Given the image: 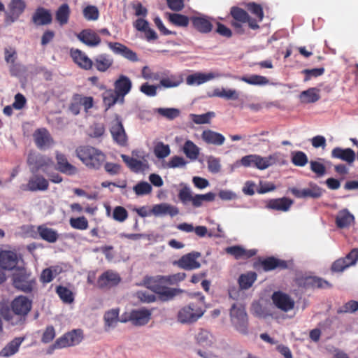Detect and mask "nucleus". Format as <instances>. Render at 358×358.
I'll list each match as a JSON object with an SVG mask.
<instances>
[{
	"label": "nucleus",
	"mask_w": 358,
	"mask_h": 358,
	"mask_svg": "<svg viewBox=\"0 0 358 358\" xmlns=\"http://www.w3.org/2000/svg\"><path fill=\"white\" fill-rule=\"evenodd\" d=\"M281 159L282 157L280 152H274L266 157L252 154L245 155L240 160L235 162L230 166V169L231 172L241 166L244 167H255L259 170H265L280 162Z\"/></svg>",
	"instance_id": "1"
},
{
	"label": "nucleus",
	"mask_w": 358,
	"mask_h": 358,
	"mask_svg": "<svg viewBox=\"0 0 358 358\" xmlns=\"http://www.w3.org/2000/svg\"><path fill=\"white\" fill-rule=\"evenodd\" d=\"M76 155L89 169L98 170L106 161V155L92 146H80L76 149Z\"/></svg>",
	"instance_id": "2"
},
{
	"label": "nucleus",
	"mask_w": 358,
	"mask_h": 358,
	"mask_svg": "<svg viewBox=\"0 0 358 358\" xmlns=\"http://www.w3.org/2000/svg\"><path fill=\"white\" fill-rule=\"evenodd\" d=\"M204 296H200L199 303H190L180 308L178 313L177 319L181 324H192L201 318L204 313L202 304L203 303Z\"/></svg>",
	"instance_id": "3"
},
{
	"label": "nucleus",
	"mask_w": 358,
	"mask_h": 358,
	"mask_svg": "<svg viewBox=\"0 0 358 358\" xmlns=\"http://www.w3.org/2000/svg\"><path fill=\"white\" fill-rule=\"evenodd\" d=\"M131 157L121 155V158L127 166L135 173H143L149 169V163L147 157L138 150H133Z\"/></svg>",
	"instance_id": "4"
},
{
	"label": "nucleus",
	"mask_w": 358,
	"mask_h": 358,
	"mask_svg": "<svg viewBox=\"0 0 358 358\" xmlns=\"http://www.w3.org/2000/svg\"><path fill=\"white\" fill-rule=\"evenodd\" d=\"M231 321L237 331L243 334L248 331V317L245 308L239 303L232 306L230 311Z\"/></svg>",
	"instance_id": "5"
},
{
	"label": "nucleus",
	"mask_w": 358,
	"mask_h": 358,
	"mask_svg": "<svg viewBox=\"0 0 358 358\" xmlns=\"http://www.w3.org/2000/svg\"><path fill=\"white\" fill-rule=\"evenodd\" d=\"M27 164L32 171H42L44 173H47L55 166L51 157L34 152L29 154Z\"/></svg>",
	"instance_id": "6"
},
{
	"label": "nucleus",
	"mask_w": 358,
	"mask_h": 358,
	"mask_svg": "<svg viewBox=\"0 0 358 358\" xmlns=\"http://www.w3.org/2000/svg\"><path fill=\"white\" fill-rule=\"evenodd\" d=\"M13 280L15 287L24 292L31 291L34 285V280L31 278L30 273L24 268L23 265L17 267L13 272Z\"/></svg>",
	"instance_id": "7"
},
{
	"label": "nucleus",
	"mask_w": 358,
	"mask_h": 358,
	"mask_svg": "<svg viewBox=\"0 0 358 358\" xmlns=\"http://www.w3.org/2000/svg\"><path fill=\"white\" fill-rule=\"evenodd\" d=\"M146 284L148 288L157 294L159 297L163 301L171 300L182 292V290L180 289L168 287L164 284L154 283L152 278L148 280Z\"/></svg>",
	"instance_id": "8"
},
{
	"label": "nucleus",
	"mask_w": 358,
	"mask_h": 358,
	"mask_svg": "<svg viewBox=\"0 0 358 358\" xmlns=\"http://www.w3.org/2000/svg\"><path fill=\"white\" fill-rule=\"evenodd\" d=\"M152 315V310L146 308H139L132 310L127 317L122 318L121 322L130 321L135 326H144L147 324Z\"/></svg>",
	"instance_id": "9"
},
{
	"label": "nucleus",
	"mask_w": 358,
	"mask_h": 358,
	"mask_svg": "<svg viewBox=\"0 0 358 358\" xmlns=\"http://www.w3.org/2000/svg\"><path fill=\"white\" fill-rule=\"evenodd\" d=\"M271 300L275 308L285 313L292 311L295 306L294 300L282 292H275L272 294Z\"/></svg>",
	"instance_id": "10"
},
{
	"label": "nucleus",
	"mask_w": 358,
	"mask_h": 358,
	"mask_svg": "<svg viewBox=\"0 0 358 358\" xmlns=\"http://www.w3.org/2000/svg\"><path fill=\"white\" fill-rule=\"evenodd\" d=\"M83 338L80 329L72 330L58 338L54 344L55 348H64L79 344Z\"/></svg>",
	"instance_id": "11"
},
{
	"label": "nucleus",
	"mask_w": 358,
	"mask_h": 358,
	"mask_svg": "<svg viewBox=\"0 0 358 358\" xmlns=\"http://www.w3.org/2000/svg\"><path fill=\"white\" fill-rule=\"evenodd\" d=\"M22 265V262L15 252L10 250H3L0 252V266L2 269L14 272L17 267Z\"/></svg>",
	"instance_id": "12"
},
{
	"label": "nucleus",
	"mask_w": 358,
	"mask_h": 358,
	"mask_svg": "<svg viewBox=\"0 0 358 358\" xmlns=\"http://www.w3.org/2000/svg\"><path fill=\"white\" fill-rule=\"evenodd\" d=\"M231 15L234 20L233 25L236 28L241 27V23H248V26L252 29L259 28V25L257 24L256 20H252L248 13L240 8H232L231 10Z\"/></svg>",
	"instance_id": "13"
},
{
	"label": "nucleus",
	"mask_w": 358,
	"mask_h": 358,
	"mask_svg": "<svg viewBox=\"0 0 358 358\" xmlns=\"http://www.w3.org/2000/svg\"><path fill=\"white\" fill-rule=\"evenodd\" d=\"M33 139L37 148L43 150L49 149L55 144L50 134L44 128L36 129L33 134Z\"/></svg>",
	"instance_id": "14"
},
{
	"label": "nucleus",
	"mask_w": 358,
	"mask_h": 358,
	"mask_svg": "<svg viewBox=\"0 0 358 358\" xmlns=\"http://www.w3.org/2000/svg\"><path fill=\"white\" fill-rule=\"evenodd\" d=\"M222 75L217 72L201 73L196 72L189 75L186 78L188 85H200L215 78H220Z\"/></svg>",
	"instance_id": "15"
},
{
	"label": "nucleus",
	"mask_w": 358,
	"mask_h": 358,
	"mask_svg": "<svg viewBox=\"0 0 358 358\" xmlns=\"http://www.w3.org/2000/svg\"><path fill=\"white\" fill-rule=\"evenodd\" d=\"M201 255L199 252H193L183 255L176 264L181 268L185 270H194L199 268L201 266V264L197 261V259L200 257Z\"/></svg>",
	"instance_id": "16"
},
{
	"label": "nucleus",
	"mask_w": 358,
	"mask_h": 358,
	"mask_svg": "<svg viewBox=\"0 0 358 358\" xmlns=\"http://www.w3.org/2000/svg\"><path fill=\"white\" fill-rule=\"evenodd\" d=\"M55 157L57 160L56 169L57 171L69 176H73L78 173V169L70 164L63 154L56 152Z\"/></svg>",
	"instance_id": "17"
},
{
	"label": "nucleus",
	"mask_w": 358,
	"mask_h": 358,
	"mask_svg": "<svg viewBox=\"0 0 358 358\" xmlns=\"http://www.w3.org/2000/svg\"><path fill=\"white\" fill-rule=\"evenodd\" d=\"M151 213L155 217H163L166 215L174 217L179 213V209L170 203H161L152 206Z\"/></svg>",
	"instance_id": "18"
},
{
	"label": "nucleus",
	"mask_w": 358,
	"mask_h": 358,
	"mask_svg": "<svg viewBox=\"0 0 358 358\" xmlns=\"http://www.w3.org/2000/svg\"><path fill=\"white\" fill-rule=\"evenodd\" d=\"M110 133L117 144L120 145H126L127 137L122 124L118 117H116L111 123Z\"/></svg>",
	"instance_id": "19"
},
{
	"label": "nucleus",
	"mask_w": 358,
	"mask_h": 358,
	"mask_svg": "<svg viewBox=\"0 0 358 358\" xmlns=\"http://www.w3.org/2000/svg\"><path fill=\"white\" fill-rule=\"evenodd\" d=\"M120 281L117 273L112 271H107L102 273L98 280L97 285L100 288H110L117 285Z\"/></svg>",
	"instance_id": "20"
},
{
	"label": "nucleus",
	"mask_w": 358,
	"mask_h": 358,
	"mask_svg": "<svg viewBox=\"0 0 358 358\" xmlns=\"http://www.w3.org/2000/svg\"><path fill=\"white\" fill-rule=\"evenodd\" d=\"M48 181L44 177L36 174L29 178L23 189L31 192L45 191L48 189Z\"/></svg>",
	"instance_id": "21"
},
{
	"label": "nucleus",
	"mask_w": 358,
	"mask_h": 358,
	"mask_svg": "<svg viewBox=\"0 0 358 358\" xmlns=\"http://www.w3.org/2000/svg\"><path fill=\"white\" fill-rule=\"evenodd\" d=\"M131 85V80L124 75L120 76L115 82V92L117 94V96H120L121 103H123L125 95L130 92Z\"/></svg>",
	"instance_id": "22"
},
{
	"label": "nucleus",
	"mask_w": 358,
	"mask_h": 358,
	"mask_svg": "<svg viewBox=\"0 0 358 358\" xmlns=\"http://www.w3.org/2000/svg\"><path fill=\"white\" fill-rule=\"evenodd\" d=\"M70 55L73 62L80 68L88 70L93 65V62L86 55V54L78 49L72 48L70 50Z\"/></svg>",
	"instance_id": "23"
},
{
	"label": "nucleus",
	"mask_w": 358,
	"mask_h": 358,
	"mask_svg": "<svg viewBox=\"0 0 358 358\" xmlns=\"http://www.w3.org/2000/svg\"><path fill=\"white\" fill-rule=\"evenodd\" d=\"M293 204V201L287 197L270 199L266 203V208L271 210L287 212Z\"/></svg>",
	"instance_id": "24"
},
{
	"label": "nucleus",
	"mask_w": 358,
	"mask_h": 358,
	"mask_svg": "<svg viewBox=\"0 0 358 358\" xmlns=\"http://www.w3.org/2000/svg\"><path fill=\"white\" fill-rule=\"evenodd\" d=\"M12 309L16 315H26L31 310V301L25 296L15 298L11 304Z\"/></svg>",
	"instance_id": "25"
},
{
	"label": "nucleus",
	"mask_w": 358,
	"mask_h": 358,
	"mask_svg": "<svg viewBox=\"0 0 358 358\" xmlns=\"http://www.w3.org/2000/svg\"><path fill=\"white\" fill-rule=\"evenodd\" d=\"M191 20L194 27L199 32L208 33L213 29V24L208 17L202 14L193 16Z\"/></svg>",
	"instance_id": "26"
},
{
	"label": "nucleus",
	"mask_w": 358,
	"mask_h": 358,
	"mask_svg": "<svg viewBox=\"0 0 358 358\" xmlns=\"http://www.w3.org/2000/svg\"><path fill=\"white\" fill-rule=\"evenodd\" d=\"M77 38L80 41L90 47L97 46L101 43L99 36L90 29L83 30L77 34Z\"/></svg>",
	"instance_id": "27"
},
{
	"label": "nucleus",
	"mask_w": 358,
	"mask_h": 358,
	"mask_svg": "<svg viewBox=\"0 0 358 358\" xmlns=\"http://www.w3.org/2000/svg\"><path fill=\"white\" fill-rule=\"evenodd\" d=\"M226 252L237 259H245L255 255L257 251L254 249L247 250L242 246L235 245L227 248Z\"/></svg>",
	"instance_id": "28"
},
{
	"label": "nucleus",
	"mask_w": 358,
	"mask_h": 358,
	"mask_svg": "<svg viewBox=\"0 0 358 358\" xmlns=\"http://www.w3.org/2000/svg\"><path fill=\"white\" fill-rule=\"evenodd\" d=\"M185 278L186 274L185 273H177L169 275H157L152 278V281L154 283L174 285L184 280Z\"/></svg>",
	"instance_id": "29"
},
{
	"label": "nucleus",
	"mask_w": 358,
	"mask_h": 358,
	"mask_svg": "<svg viewBox=\"0 0 358 358\" xmlns=\"http://www.w3.org/2000/svg\"><path fill=\"white\" fill-rule=\"evenodd\" d=\"M289 191L298 198H318L322 195V190L317 186H314L311 188L299 189L296 187H292Z\"/></svg>",
	"instance_id": "30"
},
{
	"label": "nucleus",
	"mask_w": 358,
	"mask_h": 358,
	"mask_svg": "<svg viewBox=\"0 0 358 358\" xmlns=\"http://www.w3.org/2000/svg\"><path fill=\"white\" fill-rule=\"evenodd\" d=\"M331 157L351 164L355 159V153L350 148L343 149L341 148H335L331 151Z\"/></svg>",
	"instance_id": "31"
},
{
	"label": "nucleus",
	"mask_w": 358,
	"mask_h": 358,
	"mask_svg": "<svg viewBox=\"0 0 358 358\" xmlns=\"http://www.w3.org/2000/svg\"><path fill=\"white\" fill-rule=\"evenodd\" d=\"M239 95V92L234 89L221 87L213 90L209 96L223 98L227 100H237Z\"/></svg>",
	"instance_id": "32"
},
{
	"label": "nucleus",
	"mask_w": 358,
	"mask_h": 358,
	"mask_svg": "<svg viewBox=\"0 0 358 358\" xmlns=\"http://www.w3.org/2000/svg\"><path fill=\"white\" fill-rule=\"evenodd\" d=\"M201 138L206 143L215 145H221L225 141V138L222 134L211 130L203 131Z\"/></svg>",
	"instance_id": "33"
},
{
	"label": "nucleus",
	"mask_w": 358,
	"mask_h": 358,
	"mask_svg": "<svg viewBox=\"0 0 358 358\" xmlns=\"http://www.w3.org/2000/svg\"><path fill=\"white\" fill-rule=\"evenodd\" d=\"M32 20L36 25H45L52 22V15L49 10L40 8L34 13Z\"/></svg>",
	"instance_id": "34"
},
{
	"label": "nucleus",
	"mask_w": 358,
	"mask_h": 358,
	"mask_svg": "<svg viewBox=\"0 0 358 358\" xmlns=\"http://www.w3.org/2000/svg\"><path fill=\"white\" fill-rule=\"evenodd\" d=\"M23 341L22 338H15L8 343L0 352V356L8 357L14 355L19 350V348Z\"/></svg>",
	"instance_id": "35"
},
{
	"label": "nucleus",
	"mask_w": 358,
	"mask_h": 358,
	"mask_svg": "<svg viewBox=\"0 0 358 358\" xmlns=\"http://www.w3.org/2000/svg\"><path fill=\"white\" fill-rule=\"evenodd\" d=\"M113 64V58L108 55H98L94 61L95 68L101 72L106 71Z\"/></svg>",
	"instance_id": "36"
},
{
	"label": "nucleus",
	"mask_w": 358,
	"mask_h": 358,
	"mask_svg": "<svg viewBox=\"0 0 358 358\" xmlns=\"http://www.w3.org/2000/svg\"><path fill=\"white\" fill-rule=\"evenodd\" d=\"M120 310L118 308H113L107 311L104 315L105 329L110 331L117 324Z\"/></svg>",
	"instance_id": "37"
},
{
	"label": "nucleus",
	"mask_w": 358,
	"mask_h": 358,
	"mask_svg": "<svg viewBox=\"0 0 358 358\" xmlns=\"http://www.w3.org/2000/svg\"><path fill=\"white\" fill-rule=\"evenodd\" d=\"M299 99L303 103L316 102L320 99V90L312 87L303 91L299 95Z\"/></svg>",
	"instance_id": "38"
},
{
	"label": "nucleus",
	"mask_w": 358,
	"mask_h": 358,
	"mask_svg": "<svg viewBox=\"0 0 358 358\" xmlns=\"http://www.w3.org/2000/svg\"><path fill=\"white\" fill-rule=\"evenodd\" d=\"M355 217L348 210H341L336 217V224L340 228H345L353 223Z\"/></svg>",
	"instance_id": "39"
},
{
	"label": "nucleus",
	"mask_w": 358,
	"mask_h": 358,
	"mask_svg": "<svg viewBox=\"0 0 358 358\" xmlns=\"http://www.w3.org/2000/svg\"><path fill=\"white\" fill-rule=\"evenodd\" d=\"M62 271L59 266H51L44 269L40 277V280L43 283L50 282L59 273Z\"/></svg>",
	"instance_id": "40"
},
{
	"label": "nucleus",
	"mask_w": 358,
	"mask_h": 358,
	"mask_svg": "<svg viewBox=\"0 0 358 358\" xmlns=\"http://www.w3.org/2000/svg\"><path fill=\"white\" fill-rule=\"evenodd\" d=\"M38 232L40 236L49 243H55L58 238L57 232L45 226H40L38 227Z\"/></svg>",
	"instance_id": "41"
},
{
	"label": "nucleus",
	"mask_w": 358,
	"mask_h": 358,
	"mask_svg": "<svg viewBox=\"0 0 358 358\" xmlns=\"http://www.w3.org/2000/svg\"><path fill=\"white\" fill-rule=\"evenodd\" d=\"M240 80L252 85L264 86L269 83V80L265 76L259 75H251L250 76H243Z\"/></svg>",
	"instance_id": "42"
},
{
	"label": "nucleus",
	"mask_w": 358,
	"mask_h": 358,
	"mask_svg": "<svg viewBox=\"0 0 358 358\" xmlns=\"http://www.w3.org/2000/svg\"><path fill=\"white\" fill-rule=\"evenodd\" d=\"M257 279V275L255 272H248L242 274L238 279L240 287L243 289L250 288Z\"/></svg>",
	"instance_id": "43"
},
{
	"label": "nucleus",
	"mask_w": 358,
	"mask_h": 358,
	"mask_svg": "<svg viewBox=\"0 0 358 358\" xmlns=\"http://www.w3.org/2000/svg\"><path fill=\"white\" fill-rule=\"evenodd\" d=\"M70 15L69 6L64 3L59 7L56 12V20L60 25H64L68 23Z\"/></svg>",
	"instance_id": "44"
},
{
	"label": "nucleus",
	"mask_w": 358,
	"mask_h": 358,
	"mask_svg": "<svg viewBox=\"0 0 358 358\" xmlns=\"http://www.w3.org/2000/svg\"><path fill=\"white\" fill-rule=\"evenodd\" d=\"M183 152L188 158L195 159L199 155V149L192 141L188 140L185 143Z\"/></svg>",
	"instance_id": "45"
},
{
	"label": "nucleus",
	"mask_w": 358,
	"mask_h": 358,
	"mask_svg": "<svg viewBox=\"0 0 358 358\" xmlns=\"http://www.w3.org/2000/svg\"><path fill=\"white\" fill-rule=\"evenodd\" d=\"M153 151L155 157L158 159H164L171 153L169 145L162 142H158L155 145Z\"/></svg>",
	"instance_id": "46"
},
{
	"label": "nucleus",
	"mask_w": 358,
	"mask_h": 358,
	"mask_svg": "<svg viewBox=\"0 0 358 358\" xmlns=\"http://www.w3.org/2000/svg\"><path fill=\"white\" fill-rule=\"evenodd\" d=\"M103 99L105 106H107V108H110L117 102L120 103V96H117V94L111 90H106L103 93Z\"/></svg>",
	"instance_id": "47"
},
{
	"label": "nucleus",
	"mask_w": 358,
	"mask_h": 358,
	"mask_svg": "<svg viewBox=\"0 0 358 358\" xmlns=\"http://www.w3.org/2000/svg\"><path fill=\"white\" fill-rule=\"evenodd\" d=\"M214 116L215 113L213 112H208L201 115L190 114L189 117L195 124H203L209 123L210 119Z\"/></svg>",
	"instance_id": "48"
},
{
	"label": "nucleus",
	"mask_w": 358,
	"mask_h": 358,
	"mask_svg": "<svg viewBox=\"0 0 358 358\" xmlns=\"http://www.w3.org/2000/svg\"><path fill=\"white\" fill-rule=\"evenodd\" d=\"M182 83L181 77L171 76L160 80V85L165 88H172L179 86Z\"/></svg>",
	"instance_id": "49"
},
{
	"label": "nucleus",
	"mask_w": 358,
	"mask_h": 358,
	"mask_svg": "<svg viewBox=\"0 0 358 358\" xmlns=\"http://www.w3.org/2000/svg\"><path fill=\"white\" fill-rule=\"evenodd\" d=\"M169 20L171 23L179 27H187L189 24V18L181 14L170 13Z\"/></svg>",
	"instance_id": "50"
},
{
	"label": "nucleus",
	"mask_w": 358,
	"mask_h": 358,
	"mask_svg": "<svg viewBox=\"0 0 358 358\" xmlns=\"http://www.w3.org/2000/svg\"><path fill=\"white\" fill-rule=\"evenodd\" d=\"M57 293L63 302L66 303H71L73 301V294L68 288L59 286L57 288Z\"/></svg>",
	"instance_id": "51"
},
{
	"label": "nucleus",
	"mask_w": 358,
	"mask_h": 358,
	"mask_svg": "<svg viewBox=\"0 0 358 358\" xmlns=\"http://www.w3.org/2000/svg\"><path fill=\"white\" fill-rule=\"evenodd\" d=\"M248 9L255 16L254 18L251 17V19L255 20L258 24V22H261L264 17L262 8L255 3H250L248 5Z\"/></svg>",
	"instance_id": "52"
},
{
	"label": "nucleus",
	"mask_w": 358,
	"mask_h": 358,
	"mask_svg": "<svg viewBox=\"0 0 358 358\" xmlns=\"http://www.w3.org/2000/svg\"><path fill=\"white\" fill-rule=\"evenodd\" d=\"M25 6V2L23 0H12L9 4L12 14L16 17L22 13Z\"/></svg>",
	"instance_id": "53"
},
{
	"label": "nucleus",
	"mask_w": 358,
	"mask_h": 358,
	"mask_svg": "<svg viewBox=\"0 0 358 358\" xmlns=\"http://www.w3.org/2000/svg\"><path fill=\"white\" fill-rule=\"evenodd\" d=\"M180 186H182V188L179 192V199L184 204H186L187 202H191L194 196L191 189L187 185L183 183H181Z\"/></svg>",
	"instance_id": "54"
},
{
	"label": "nucleus",
	"mask_w": 358,
	"mask_h": 358,
	"mask_svg": "<svg viewBox=\"0 0 358 358\" xmlns=\"http://www.w3.org/2000/svg\"><path fill=\"white\" fill-rule=\"evenodd\" d=\"M84 17L89 21H96L99 16L98 8L94 6H87L83 9Z\"/></svg>",
	"instance_id": "55"
},
{
	"label": "nucleus",
	"mask_w": 358,
	"mask_h": 358,
	"mask_svg": "<svg viewBox=\"0 0 358 358\" xmlns=\"http://www.w3.org/2000/svg\"><path fill=\"white\" fill-rule=\"evenodd\" d=\"M292 162L295 166H304L308 163V157L301 151L293 152L292 153Z\"/></svg>",
	"instance_id": "56"
},
{
	"label": "nucleus",
	"mask_w": 358,
	"mask_h": 358,
	"mask_svg": "<svg viewBox=\"0 0 358 358\" xmlns=\"http://www.w3.org/2000/svg\"><path fill=\"white\" fill-rule=\"evenodd\" d=\"M152 186L147 182H141L133 187L134 192L138 196H143L152 192Z\"/></svg>",
	"instance_id": "57"
},
{
	"label": "nucleus",
	"mask_w": 358,
	"mask_h": 358,
	"mask_svg": "<svg viewBox=\"0 0 358 358\" xmlns=\"http://www.w3.org/2000/svg\"><path fill=\"white\" fill-rule=\"evenodd\" d=\"M252 312L256 316L261 318H266L271 315V311L259 303H255L252 305Z\"/></svg>",
	"instance_id": "58"
},
{
	"label": "nucleus",
	"mask_w": 358,
	"mask_h": 358,
	"mask_svg": "<svg viewBox=\"0 0 358 358\" xmlns=\"http://www.w3.org/2000/svg\"><path fill=\"white\" fill-rule=\"evenodd\" d=\"M113 218L119 222H124L128 217V213L127 210L122 206H116L113 209Z\"/></svg>",
	"instance_id": "59"
},
{
	"label": "nucleus",
	"mask_w": 358,
	"mask_h": 358,
	"mask_svg": "<svg viewBox=\"0 0 358 358\" xmlns=\"http://www.w3.org/2000/svg\"><path fill=\"white\" fill-rule=\"evenodd\" d=\"M69 223L73 228L79 230H85L88 227V221L85 217L71 218Z\"/></svg>",
	"instance_id": "60"
},
{
	"label": "nucleus",
	"mask_w": 358,
	"mask_h": 358,
	"mask_svg": "<svg viewBox=\"0 0 358 358\" xmlns=\"http://www.w3.org/2000/svg\"><path fill=\"white\" fill-rule=\"evenodd\" d=\"M262 266L264 270L270 271L277 267H283L284 263L275 258L270 257L262 262Z\"/></svg>",
	"instance_id": "61"
},
{
	"label": "nucleus",
	"mask_w": 358,
	"mask_h": 358,
	"mask_svg": "<svg viewBox=\"0 0 358 358\" xmlns=\"http://www.w3.org/2000/svg\"><path fill=\"white\" fill-rule=\"evenodd\" d=\"M157 111L162 115L166 117L168 119L173 120L177 117L180 114V110L173 108H159L157 109Z\"/></svg>",
	"instance_id": "62"
},
{
	"label": "nucleus",
	"mask_w": 358,
	"mask_h": 358,
	"mask_svg": "<svg viewBox=\"0 0 358 358\" xmlns=\"http://www.w3.org/2000/svg\"><path fill=\"white\" fill-rule=\"evenodd\" d=\"M213 338V336L205 330H201L196 336V341L201 344L210 345Z\"/></svg>",
	"instance_id": "63"
},
{
	"label": "nucleus",
	"mask_w": 358,
	"mask_h": 358,
	"mask_svg": "<svg viewBox=\"0 0 358 358\" xmlns=\"http://www.w3.org/2000/svg\"><path fill=\"white\" fill-rule=\"evenodd\" d=\"M135 295L141 301L144 303H151L156 299L155 296L148 291H138Z\"/></svg>",
	"instance_id": "64"
}]
</instances>
